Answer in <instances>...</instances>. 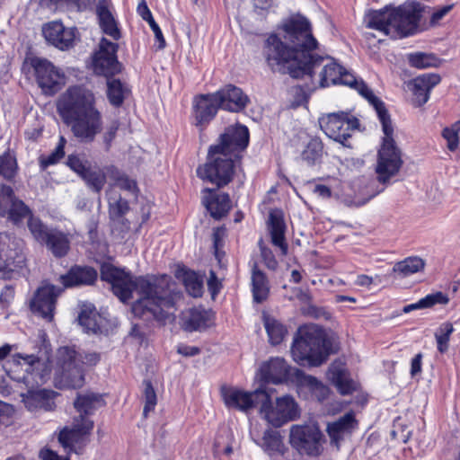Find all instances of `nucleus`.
Wrapping results in <instances>:
<instances>
[{
	"label": "nucleus",
	"instance_id": "obj_58",
	"mask_svg": "<svg viewBox=\"0 0 460 460\" xmlns=\"http://www.w3.org/2000/svg\"><path fill=\"white\" fill-rule=\"evenodd\" d=\"M423 308H430L435 305H447L449 302L448 296L441 291L429 294L420 299Z\"/></svg>",
	"mask_w": 460,
	"mask_h": 460
},
{
	"label": "nucleus",
	"instance_id": "obj_42",
	"mask_svg": "<svg viewBox=\"0 0 460 460\" xmlns=\"http://www.w3.org/2000/svg\"><path fill=\"white\" fill-rule=\"evenodd\" d=\"M324 153V146L318 137H312L305 145L300 154V158L307 166L313 167L322 164Z\"/></svg>",
	"mask_w": 460,
	"mask_h": 460
},
{
	"label": "nucleus",
	"instance_id": "obj_39",
	"mask_svg": "<svg viewBox=\"0 0 460 460\" xmlns=\"http://www.w3.org/2000/svg\"><path fill=\"white\" fill-rule=\"evenodd\" d=\"M174 276L181 280L188 295L192 297H201L204 293L203 279L196 271L184 265L178 266Z\"/></svg>",
	"mask_w": 460,
	"mask_h": 460
},
{
	"label": "nucleus",
	"instance_id": "obj_61",
	"mask_svg": "<svg viewBox=\"0 0 460 460\" xmlns=\"http://www.w3.org/2000/svg\"><path fill=\"white\" fill-rule=\"evenodd\" d=\"M101 360V355L97 352H87L84 354H79L78 363L81 367L84 368V366L87 367H94Z\"/></svg>",
	"mask_w": 460,
	"mask_h": 460
},
{
	"label": "nucleus",
	"instance_id": "obj_38",
	"mask_svg": "<svg viewBox=\"0 0 460 460\" xmlns=\"http://www.w3.org/2000/svg\"><path fill=\"white\" fill-rule=\"evenodd\" d=\"M183 328L188 332L203 331L208 329L213 320L211 310L202 306L190 308L183 317Z\"/></svg>",
	"mask_w": 460,
	"mask_h": 460
},
{
	"label": "nucleus",
	"instance_id": "obj_5",
	"mask_svg": "<svg viewBox=\"0 0 460 460\" xmlns=\"http://www.w3.org/2000/svg\"><path fill=\"white\" fill-rule=\"evenodd\" d=\"M423 11V5L417 1H405L396 7L386 5L368 13L367 27L385 35L394 30L401 37L411 36L418 31Z\"/></svg>",
	"mask_w": 460,
	"mask_h": 460
},
{
	"label": "nucleus",
	"instance_id": "obj_32",
	"mask_svg": "<svg viewBox=\"0 0 460 460\" xmlns=\"http://www.w3.org/2000/svg\"><path fill=\"white\" fill-rule=\"evenodd\" d=\"M58 394L57 392L49 389H30L22 394V402L30 411H53L56 407L55 397Z\"/></svg>",
	"mask_w": 460,
	"mask_h": 460
},
{
	"label": "nucleus",
	"instance_id": "obj_41",
	"mask_svg": "<svg viewBox=\"0 0 460 460\" xmlns=\"http://www.w3.org/2000/svg\"><path fill=\"white\" fill-rule=\"evenodd\" d=\"M106 82V96L110 104L115 108L123 105L125 100L131 93L130 88L119 78L105 77Z\"/></svg>",
	"mask_w": 460,
	"mask_h": 460
},
{
	"label": "nucleus",
	"instance_id": "obj_46",
	"mask_svg": "<svg viewBox=\"0 0 460 460\" xmlns=\"http://www.w3.org/2000/svg\"><path fill=\"white\" fill-rule=\"evenodd\" d=\"M101 320L102 317L94 307H84L78 315L79 324L88 333L97 334L102 332Z\"/></svg>",
	"mask_w": 460,
	"mask_h": 460
},
{
	"label": "nucleus",
	"instance_id": "obj_9",
	"mask_svg": "<svg viewBox=\"0 0 460 460\" xmlns=\"http://www.w3.org/2000/svg\"><path fill=\"white\" fill-rule=\"evenodd\" d=\"M22 69L32 73L42 93L53 96L62 90L66 84L64 72L50 60L37 56L26 57Z\"/></svg>",
	"mask_w": 460,
	"mask_h": 460
},
{
	"label": "nucleus",
	"instance_id": "obj_27",
	"mask_svg": "<svg viewBox=\"0 0 460 460\" xmlns=\"http://www.w3.org/2000/svg\"><path fill=\"white\" fill-rule=\"evenodd\" d=\"M75 32V28H66L58 21L49 22L42 27L47 42L60 50H67L74 46Z\"/></svg>",
	"mask_w": 460,
	"mask_h": 460
},
{
	"label": "nucleus",
	"instance_id": "obj_22",
	"mask_svg": "<svg viewBox=\"0 0 460 460\" xmlns=\"http://www.w3.org/2000/svg\"><path fill=\"white\" fill-rule=\"evenodd\" d=\"M78 359L79 353L75 348L64 346L58 349V362L68 385L73 389L81 388L84 385V370L78 363Z\"/></svg>",
	"mask_w": 460,
	"mask_h": 460
},
{
	"label": "nucleus",
	"instance_id": "obj_56",
	"mask_svg": "<svg viewBox=\"0 0 460 460\" xmlns=\"http://www.w3.org/2000/svg\"><path fill=\"white\" fill-rule=\"evenodd\" d=\"M14 407L4 401L0 400V429L8 428L14 422Z\"/></svg>",
	"mask_w": 460,
	"mask_h": 460
},
{
	"label": "nucleus",
	"instance_id": "obj_52",
	"mask_svg": "<svg viewBox=\"0 0 460 460\" xmlns=\"http://www.w3.org/2000/svg\"><path fill=\"white\" fill-rule=\"evenodd\" d=\"M437 58L432 54H426L423 52H417L410 54L409 63L411 66L419 69L428 68L436 66Z\"/></svg>",
	"mask_w": 460,
	"mask_h": 460
},
{
	"label": "nucleus",
	"instance_id": "obj_40",
	"mask_svg": "<svg viewBox=\"0 0 460 460\" xmlns=\"http://www.w3.org/2000/svg\"><path fill=\"white\" fill-rule=\"evenodd\" d=\"M106 404L102 394L95 393H78L74 402V407L80 415L76 418L81 420V417L86 418L94 411Z\"/></svg>",
	"mask_w": 460,
	"mask_h": 460
},
{
	"label": "nucleus",
	"instance_id": "obj_13",
	"mask_svg": "<svg viewBox=\"0 0 460 460\" xmlns=\"http://www.w3.org/2000/svg\"><path fill=\"white\" fill-rule=\"evenodd\" d=\"M321 129L324 134L341 144L345 147H351L349 138L352 133L360 128L359 119L350 111H338L328 113L319 119Z\"/></svg>",
	"mask_w": 460,
	"mask_h": 460
},
{
	"label": "nucleus",
	"instance_id": "obj_19",
	"mask_svg": "<svg viewBox=\"0 0 460 460\" xmlns=\"http://www.w3.org/2000/svg\"><path fill=\"white\" fill-rule=\"evenodd\" d=\"M64 288L51 283L44 282L34 292L31 300V310L40 314L48 322H52L57 307L58 297Z\"/></svg>",
	"mask_w": 460,
	"mask_h": 460
},
{
	"label": "nucleus",
	"instance_id": "obj_17",
	"mask_svg": "<svg viewBox=\"0 0 460 460\" xmlns=\"http://www.w3.org/2000/svg\"><path fill=\"white\" fill-rule=\"evenodd\" d=\"M94 423L92 420L81 417L74 420L72 427H64L60 429L58 439L67 455L72 453L83 455L86 446L90 442V435Z\"/></svg>",
	"mask_w": 460,
	"mask_h": 460
},
{
	"label": "nucleus",
	"instance_id": "obj_35",
	"mask_svg": "<svg viewBox=\"0 0 460 460\" xmlns=\"http://www.w3.org/2000/svg\"><path fill=\"white\" fill-rule=\"evenodd\" d=\"M326 376L341 395L352 394L357 390L356 383L350 377L348 369L341 364H331Z\"/></svg>",
	"mask_w": 460,
	"mask_h": 460
},
{
	"label": "nucleus",
	"instance_id": "obj_18",
	"mask_svg": "<svg viewBox=\"0 0 460 460\" xmlns=\"http://www.w3.org/2000/svg\"><path fill=\"white\" fill-rule=\"evenodd\" d=\"M119 45L106 38H102L98 49L93 55L92 66L96 75L113 77L122 71V64L119 61L117 52Z\"/></svg>",
	"mask_w": 460,
	"mask_h": 460
},
{
	"label": "nucleus",
	"instance_id": "obj_7",
	"mask_svg": "<svg viewBox=\"0 0 460 460\" xmlns=\"http://www.w3.org/2000/svg\"><path fill=\"white\" fill-rule=\"evenodd\" d=\"M382 125L384 137L377 150L376 172L380 183H385L401 170L402 154L394 138V127L388 111L377 114Z\"/></svg>",
	"mask_w": 460,
	"mask_h": 460
},
{
	"label": "nucleus",
	"instance_id": "obj_29",
	"mask_svg": "<svg viewBox=\"0 0 460 460\" xmlns=\"http://www.w3.org/2000/svg\"><path fill=\"white\" fill-rule=\"evenodd\" d=\"M343 66L334 61L332 58L324 57V60L319 67L315 68V74L313 80L309 77L304 79L309 80L306 88L309 91L315 90L319 87H328L331 84H338L341 79V73Z\"/></svg>",
	"mask_w": 460,
	"mask_h": 460
},
{
	"label": "nucleus",
	"instance_id": "obj_60",
	"mask_svg": "<svg viewBox=\"0 0 460 460\" xmlns=\"http://www.w3.org/2000/svg\"><path fill=\"white\" fill-rule=\"evenodd\" d=\"M15 296V288L13 285H5L0 292V305L8 307Z\"/></svg>",
	"mask_w": 460,
	"mask_h": 460
},
{
	"label": "nucleus",
	"instance_id": "obj_30",
	"mask_svg": "<svg viewBox=\"0 0 460 460\" xmlns=\"http://www.w3.org/2000/svg\"><path fill=\"white\" fill-rule=\"evenodd\" d=\"M338 84L349 86L358 92L365 98L375 109L376 114L383 111H386L385 102L375 95L373 91L368 87L362 78H358L355 75L349 72L344 66L341 73V79Z\"/></svg>",
	"mask_w": 460,
	"mask_h": 460
},
{
	"label": "nucleus",
	"instance_id": "obj_21",
	"mask_svg": "<svg viewBox=\"0 0 460 460\" xmlns=\"http://www.w3.org/2000/svg\"><path fill=\"white\" fill-rule=\"evenodd\" d=\"M221 110L214 93H199L193 97L191 116L193 125L203 132Z\"/></svg>",
	"mask_w": 460,
	"mask_h": 460
},
{
	"label": "nucleus",
	"instance_id": "obj_59",
	"mask_svg": "<svg viewBox=\"0 0 460 460\" xmlns=\"http://www.w3.org/2000/svg\"><path fill=\"white\" fill-rule=\"evenodd\" d=\"M261 255L264 265L270 270H276L279 267V262L273 252L268 247L261 248Z\"/></svg>",
	"mask_w": 460,
	"mask_h": 460
},
{
	"label": "nucleus",
	"instance_id": "obj_12",
	"mask_svg": "<svg viewBox=\"0 0 460 460\" xmlns=\"http://www.w3.org/2000/svg\"><path fill=\"white\" fill-rule=\"evenodd\" d=\"M261 395L263 402L260 411L271 426L280 428L288 422L300 418L301 411L293 396L285 394L278 397L273 403L269 392L266 391Z\"/></svg>",
	"mask_w": 460,
	"mask_h": 460
},
{
	"label": "nucleus",
	"instance_id": "obj_1",
	"mask_svg": "<svg viewBox=\"0 0 460 460\" xmlns=\"http://www.w3.org/2000/svg\"><path fill=\"white\" fill-rule=\"evenodd\" d=\"M100 277L111 286L112 293L127 303L133 298L136 291L138 298L131 305L132 314L142 320L155 321L165 325L173 319L177 302L182 297L181 292L172 288V278L167 274L141 275L134 277L130 271L118 268L110 262L100 266Z\"/></svg>",
	"mask_w": 460,
	"mask_h": 460
},
{
	"label": "nucleus",
	"instance_id": "obj_49",
	"mask_svg": "<svg viewBox=\"0 0 460 460\" xmlns=\"http://www.w3.org/2000/svg\"><path fill=\"white\" fill-rule=\"evenodd\" d=\"M81 179L84 180L86 185L96 193H100L102 191L107 181L105 172L97 166H90Z\"/></svg>",
	"mask_w": 460,
	"mask_h": 460
},
{
	"label": "nucleus",
	"instance_id": "obj_48",
	"mask_svg": "<svg viewBox=\"0 0 460 460\" xmlns=\"http://www.w3.org/2000/svg\"><path fill=\"white\" fill-rule=\"evenodd\" d=\"M262 447L266 452L284 455L287 447L279 431L267 429L262 436Z\"/></svg>",
	"mask_w": 460,
	"mask_h": 460
},
{
	"label": "nucleus",
	"instance_id": "obj_33",
	"mask_svg": "<svg viewBox=\"0 0 460 460\" xmlns=\"http://www.w3.org/2000/svg\"><path fill=\"white\" fill-rule=\"evenodd\" d=\"M441 77L438 74H424L412 79L410 83L415 106L424 105L429 99L430 91L438 85Z\"/></svg>",
	"mask_w": 460,
	"mask_h": 460
},
{
	"label": "nucleus",
	"instance_id": "obj_51",
	"mask_svg": "<svg viewBox=\"0 0 460 460\" xmlns=\"http://www.w3.org/2000/svg\"><path fill=\"white\" fill-rule=\"evenodd\" d=\"M144 391H143V397H144V408H143V416L144 418H147L148 413L150 411H154L155 409V406L157 404V396L156 393L155 391V388L153 386V384L150 380H144Z\"/></svg>",
	"mask_w": 460,
	"mask_h": 460
},
{
	"label": "nucleus",
	"instance_id": "obj_24",
	"mask_svg": "<svg viewBox=\"0 0 460 460\" xmlns=\"http://www.w3.org/2000/svg\"><path fill=\"white\" fill-rule=\"evenodd\" d=\"M220 190L217 187H207L201 190V203L210 217L216 220L226 217L232 209L230 195Z\"/></svg>",
	"mask_w": 460,
	"mask_h": 460
},
{
	"label": "nucleus",
	"instance_id": "obj_43",
	"mask_svg": "<svg viewBox=\"0 0 460 460\" xmlns=\"http://www.w3.org/2000/svg\"><path fill=\"white\" fill-rule=\"evenodd\" d=\"M263 325L272 346L280 345L288 333L287 325L271 315H263Z\"/></svg>",
	"mask_w": 460,
	"mask_h": 460
},
{
	"label": "nucleus",
	"instance_id": "obj_47",
	"mask_svg": "<svg viewBox=\"0 0 460 460\" xmlns=\"http://www.w3.org/2000/svg\"><path fill=\"white\" fill-rule=\"evenodd\" d=\"M66 139L64 136H59L58 142L55 149L48 155H40L38 157V164L41 172L46 171L49 166L58 164L66 155L65 148Z\"/></svg>",
	"mask_w": 460,
	"mask_h": 460
},
{
	"label": "nucleus",
	"instance_id": "obj_34",
	"mask_svg": "<svg viewBox=\"0 0 460 460\" xmlns=\"http://www.w3.org/2000/svg\"><path fill=\"white\" fill-rule=\"evenodd\" d=\"M111 0H98L95 5V13L102 32L111 37L114 40H118L121 37V32L111 13Z\"/></svg>",
	"mask_w": 460,
	"mask_h": 460
},
{
	"label": "nucleus",
	"instance_id": "obj_57",
	"mask_svg": "<svg viewBox=\"0 0 460 460\" xmlns=\"http://www.w3.org/2000/svg\"><path fill=\"white\" fill-rule=\"evenodd\" d=\"M130 209L127 199L119 198L114 204L110 206L109 215L112 221L123 217Z\"/></svg>",
	"mask_w": 460,
	"mask_h": 460
},
{
	"label": "nucleus",
	"instance_id": "obj_15",
	"mask_svg": "<svg viewBox=\"0 0 460 460\" xmlns=\"http://www.w3.org/2000/svg\"><path fill=\"white\" fill-rule=\"evenodd\" d=\"M324 442V436L316 424H296L290 427L289 444L300 454L319 456L323 453Z\"/></svg>",
	"mask_w": 460,
	"mask_h": 460
},
{
	"label": "nucleus",
	"instance_id": "obj_4",
	"mask_svg": "<svg viewBox=\"0 0 460 460\" xmlns=\"http://www.w3.org/2000/svg\"><path fill=\"white\" fill-rule=\"evenodd\" d=\"M292 358L300 366L318 367L335 353L332 339L317 324H304L297 328L290 347Z\"/></svg>",
	"mask_w": 460,
	"mask_h": 460
},
{
	"label": "nucleus",
	"instance_id": "obj_6",
	"mask_svg": "<svg viewBox=\"0 0 460 460\" xmlns=\"http://www.w3.org/2000/svg\"><path fill=\"white\" fill-rule=\"evenodd\" d=\"M261 378L266 384L296 383L299 386L307 387L318 401L325 400L330 393L329 388L317 377L306 375L302 369L292 367L285 358L275 357L261 364Z\"/></svg>",
	"mask_w": 460,
	"mask_h": 460
},
{
	"label": "nucleus",
	"instance_id": "obj_64",
	"mask_svg": "<svg viewBox=\"0 0 460 460\" xmlns=\"http://www.w3.org/2000/svg\"><path fill=\"white\" fill-rule=\"evenodd\" d=\"M225 229L223 227H217L213 231L212 239H213V248L215 250L216 256H218L219 249L224 245V238Z\"/></svg>",
	"mask_w": 460,
	"mask_h": 460
},
{
	"label": "nucleus",
	"instance_id": "obj_3",
	"mask_svg": "<svg viewBox=\"0 0 460 460\" xmlns=\"http://www.w3.org/2000/svg\"><path fill=\"white\" fill-rule=\"evenodd\" d=\"M278 30L282 40L294 49L302 60L303 66L291 70L292 78L309 77L313 80L314 70L322 65L324 56L316 52L319 44L313 35L310 22L305 17H289L283 21Z\"/></svg>",
	"mask_w": 460,
	"mask_h": 460
},
{
	"label": "nucleus",
	"instance_id": "obj_36",
	"mask_svg": "<svg viewBox=\"0 0 460 460\" xmlns=\"http://www.w3.org/2000/svg\"><path fill=\"white\" fill-rule=\"evenodd\" d=\"M269 228L272 244L279 247L281 253L286 255L288 251V245L285 237L286 224L282 210L273 209L270 212Z\"/></svg>",
	"mask_w": 460,
	"mask_h": 460
},
{
	"label": "nucleus",
	"instance_id": "obj_14",
	"mask_svg": "<svg viewBox=\"0 0 460 460\" xmlns=\"http://www.w3.org/2000/svg\"><path fill=\"white\" fill-rule=\"evenodd\" d=\"M30 233L33 239L44 245L55 258L61 259L68 254L71 248L68 233L58 227H49L41 219L31 221Z\"/></svg>",
	"mask_w": 460,
	"mask_h": 460
},
{
	"label": "nucleus",
	"instance_id": "obj_25",
	"mask_svg": "<svg viewBox=\"0 0 460 460\" xmlns=\"http://www.w3.org/2000/svg\"><path fill=\"white\" fill-rule=\"evenodd\" d=\"M214 93L221 110L228 112H242L250 103L249 96L242 88L233 84H225L214 92Z\"/></svg>",
	"mask_w": 460,
	"mask_h": 460
},
{
	"label": "nucleus",
	"instance_id": "obj_55",
	"mask_svg": "<svg viewBox=\"0 0 460 460\" xmlns=\"http://www.w3.org/2000/svg\"><path fill=\"white\" fill-rule=\"evenodd\" d=\"M119 120L113 119L107 125L105 130L102 132V139L106 151H110V149L111 148L112 143L116 138L118 131L119 129Z\"/></svg>",
	"mask_w": 460,
	"mask_h": 460
},
{
	"label": "nucleus",
	"instance_id": "obj_10",
	"mask_svg": "<svg viewBox=\"0 0 460 460\" xmlns=\"http://www.w3.org/2000/svg\"><path fill=\"white\" fill-rule=\"evenodd\" d=\"M241 163L208 149L206 162L196 169L197 176L217 189H223L233 182Z\"/></svg>",
	"mask_w": 460,
	"mask_h": 460
},
{
	"label": "nucleus",
	"instance_id": "obj_2",
	"mask_svg": "<svg viewBox=\"0 0 460 460\" xmlns=\"http://www.w3.org/2000/svg\"><path fill=\"white\" fill-rule=\"evenodd\" d=\"M57 110L79 143H93L102 130V112L97 108L95 95L88 89L68 87L59 97Z\"/></svg>",
	"mask_w": 460,
	"mask_h": 460
},
{
	"label": "nucleus",
	"instance_id": "obj_37",
	"mask_svg": "<svg viewBox=\"0 0 460 460\" xmlns=\"http://www.w3.org/2000/svg\"><path fill=\"white\" fill-rule=\"evenodd\" d=\"M270 280L258 265L257 261H253L251 266V291L253 301L261 304L266 301L270 296Z\"/></svg>",
	"mask_w": 460,
	"mask_h": 460
},
{
	"label": "nucleus",
	"instance_id": "obj_44",
	"mask_svg": "<svg viewBox=\"0 0 460 460\" xmlns=\"http://www.w3.org/2000/svg\"><path fill=\"white\" fill-rule=\"evenodd\" d=\"M425 261L418 256H409L397 261L393 267V272L399 278H407L418 272H421L425 268Z\"/></svg>",
	"mask_w": 460,
	"mask_h": 460
},
{
	"label": "nucleus",
	"instance_id": "obj_54",
	"mask_svg": "<svg viewBox=\"0 0 460 460\" xmlns=\"http://www.w3.org/2000/svg\"><path fill=\"white\" fill-rule=\"evenodd\" d=\"M460 121L456 122L451 128H445L442 131V137L447 140V148L454 152L459 145Z\"/></svg>",
	"mask_w": 460,
	"mask_h": 460
},
{
	"label": "nucleus",
	"instance_id": "obj_16",
	"mask_svg": "<svg viewBox=\"0 0 460 460\" xmlns=\"http://www.w3.org/2000/svg\"><path fill=\"white\" fill-rule=\"evenodd\" d=\"M0 217L6 218L15 226H22L26 219L29 230L32 219H40V217L34 216L31 208L15 195L13 189L6 184L0 185Z\"/></svg>",
	"mask_w": 460,
	"mask_h": 460
},
{
	"label": "nucleus",
	"instance_id": "obj_31",
	"mask_svg": "<svg viewBox=\"0 0 460 460\" xmlns=\"http://www.w3.org/2000/svg\"><path fill=\"white\" fill-rule=\"evenodd\" d=\"M358 420L355 413L350 411L332 422H329L326 427V432L330 438L332 446L340 448L341 443L346 434H351L358 427Z\"/></svg>",
	"mask_w": 460,
	"mask_h": 460
},
{
	"label": "nucleus",
	"instance_id": "obj_53",
	"mask_svg": "<svg viewBox=\"0 0 460 460\" xmlns=\"http://www.w3.org/2000/svg\"><path fill=\"white\" fill-rule=\"evenodd\" d=\"M66 166L75 172L80 178L85 174L86 171L91 166L90 163L87 160L81 158L78 154H70L67 155Z\"/></svg>",
	"mask_w": 460,
	"mask_h": 460
},
{
	"label": "nucleus",
	"instance_id": "obj_11",
	"mask_svg": "<svg viewBox=\"0 0 460 460\" xmlns=\"http://www.w3.org/2000/svg\"><path fill=\"white\" fill-rule=\"evenodd\" d=\"M250 132L246 126L240 123L225 128L216 142L208 146L212 154L230 157L242 164L243 153L249 146Z\"/></svg>",
	"mask_w": 460,
	"mask_h": 460
},
{
	"label": "nucleus",
	"instance_id": "obj_26",
	"mask_svg": "<svg viewBox=\"0 0 460 460\" xmlns=\"http://www.w3.org/2000/svg\"><path fill=\"white\" fill-rule=\"evenodd\" d=\"M12 363L15 368L22 367L23 374L19 376H11L12 369L7 370V374L18 382H22L27 385L32 382L39 383L43 378L40 373V367L42 365L41 359L39 356L34 354H22L16 353L12 358Z\"/></svg>",
	"mask_w": 460,
	"mask_h": 460
},
{
	"label": "nucleus",
	"instance_id": "obj_20",
	"mask_svg": "<svg viewBox=\"0 0 460 460\" xmlns=\"http://www.w3.org/2000/svg\"><path fill=\"white\" fill-rule=\"evenodd\" d=\"M25 267V254L21 250L11 248L7 234L0 233V279H16Z\"/></svg>",
	"mask_w": 460,
	"mask_h": 460
},
{
	"label": "nucleus",
	"instance_id": "obj_50",
	"mask_svg": "<svg viewBox=\"0 0 460 460\" xmlns=\"http://www.w3.org/2000/svg\"><path fill=\"white\" fill-rule=\"evenodd\" d=\"M454 331L453 324L447 322L442 323L435 333L437 349L440 353H445L448 350L450 336Z\"/></svg>",
	"mask_w": 460,
	"mask_h": 460
},
{
	"label": "nucleus",
	"instance_id": "obj_23",
	"mask_svg": "<svg viewBox=\"0 0 460 460\" xmlns=\"http://www.w3.org/2000/svg\"><path fill=\"white\" fill-rule=\"evenodd\" d=\"M264 389H256L253 392H246L238 388H228L222 391V396L226 407L237 409L241 411L247 412L250 410L261 406L265 394Z\"/></svg>",
	"mask_w": 460,
	"mask_h": 460
},
{
	"label": "nucleus",
	"instance_id": "obj_62",
	"mask_svg": "<svg viewBox=\"0 0 460 460\" xmlns=\"http://www.w3.org/2000/svg\"><path fill=\"white\" fill-rule=\"evenodd\" d=\"M148 24L155 34V41L158 43L157 49L160 50L164 49L166 47V41L160 26L155 21V19L153 21H150Z\"/></svg>",
	"mask_w": 460,
	"mask_h": 460
},
{
	"label": "nucleus",
	"instance_id": "obj_63",
	"mask_svg": "<svg viewBox=\"0 0 460 460\" xmlns=\"http://www.w3.org/2000/svg\"><path fill=\"white\" fill-rule=\"evenodd\" d=\"M222 288V283L217 279L216 273L214 271H210V275L208 279V288L213 298L219 294Z\"/></svg>",
	"mask_w": 460,
	"mask_h": 460
},
{
	"label": "nucleus",
	"instance_id": "obj_28",
	"mask_svg": "<svg viewBox=\"0 0 460 460\" xmlns=\"http://www.w3.org/2000/svg\"><path fill=\"white\" fill-rule=\"evenodd\" d=\"M98 279V271L89 265L75 264L70 267L66 273L58 278L62 288H74L77 287L93 286Z\"/></svg>",
	"mask_w": 460,
	"mask_h": 460
},
{
	"label": "nucleus",
	"instance_id": "obj_8",
	"mask_svg": "<svg viewBox=\"0 0 460 460\" xmlns=\"http://www.w3.org/2000/svg\"><path fill=\"white\" fill-rule=\"evenodd\" d=\"M261 56L271 72L289 75L290 77L293 68L303 66L302 60L296 55L294 49L289 48L275 32L270 33L263 41Z\"/></svg>",
	"mask_w": 460,
	"mask_h": 460
},
{
	"label": "nucleus",
	"instance_id": "obj_45",
	"mask_svg": "<svg viewBox=\"0 0 460 460\" xmlns=\"http://www.w3.org/2000/svg\"><path fill=\"white\" fill-rule=\"evenodd\" d=\"M19 172L16 155L7 148L0 155V176L9 182H14Z\"/></svg>",
	"mask_w": 460,
	"mask_h": 460
}]
</instances>
